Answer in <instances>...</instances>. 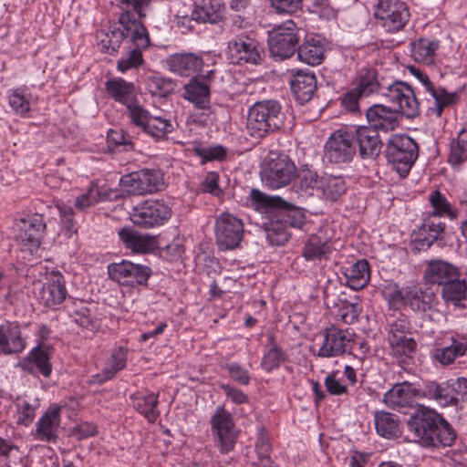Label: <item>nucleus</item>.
<instances>
[{
    "label": "nucleus",
    "instance_id": "46",
    "mask_svg": "<svg viewBox=\"0 0 467 467\" xmlns=\"http://www.w3.org/2000/svg\"><path fill=\"white\" fill-rule=\"evenodd\" d=\"M374 423L377 433L383 438L393 439L399 437L400 434L398 418L389 412H376Z\"/></svg>",
    "mask_w": 467,
    "mask_h": 467
},
{
    "label": "nucleus",
    "instance_id": "63",
    "mask_svg": "<svg viewBox=\"0 0 467 467\" xmlns=\"http://www.w3.org/2000/svg\"><path fill=\"white\" fill-rule=\"evenodd\" d=\"M311 214L294 205V229L302 230L305 233H313L316 230Z\"/></svg>",
    "mask_w": 467,
    "mask_h": 467
},
{
    "label": "nucleus",
    "instance_id": "55",
    "mask_svg": "<svg viewBox=\"0 0 467 467\" xmlns=\"http://www.w3.org/2000/svg\"><path fill=\"white\" fill-rule=\"evenodd\" d=\"M194 152L201 159L202 165L210 161H225L229 154L228 149L221 144L196 147Z\"/></svg>",
    "mask_w": 467,
    "mask_h": 467
},
{
    "label": "nucleus",
    "instance_id": "54",
    "mask_svg": "<svg viewBox=\"0 0 467 467\" xmlns=\"http://www.w3.org/2000/svg\"><path fill=\"white\" fill-rule=\"evenodd\" d=\"M466 294L467 283L465 279L460 278V275L442 287V298L446 302H451L455 305L463 300L466 297Z\"/></svg>",
    "mask_w": 467,
    "mask_h": 467
},
{
    "label": "nucleus",
    "instance_id": "5",
    "mask_svg": "<svg viewBox=\"0 0 467 467\" xmlns=\"http://www.w3.org/2000/svg\"><path fill=\"white\" fill-rule=\"evenodd\" d=\"M210 425L214 446L219 451L228 454L234 451L239 433L232 414L223 406L216 408Z\"/></svg>",
    "mask_w": 467,
    "mask_h": 467
},
{
    "label": "nucleus",
    "instance_id": "19",
    "mask_svg": "<svg viewBox=\"0 0 467 467\" xmlns=\"http://www.w3.org/2000/svg\"><path fill=\"white\" fill-rule=\"evenodd\" d=\"M261 181L265 187L271 190L288 185L292 181V164L281 157L276 160L272 159L262 169Z\"/></svg>",
    "mask_w": 467,
    "mask_h": 467
},
{
    "label": "nucleus",
    "instance_id": "57",
    "mask_svg": "<svg viewBox=\"0 0 467 467\" xmlns=\"http://www.w3.org/2000/svg\"><path fill=\"white\" fill-rule=\"evenodd\" d=\"M25 87L8 90V104L21 117H26L30 111V102L25 96Z\"/></svg>",
    "mask_w": 467,
    "mask_h": 467
},
{
    "label": "nucleus",
    "instance_id": "4",
    "mask_svg": "<svg viewBox=\"0 0 467 467\" xmlns=\"http://www.w3.org/2000/svg\"><path fill=\"white\" fill-rule=\"evenodd\" d=\"M417 143L404 134L392 135L387 145V158L401 177H406L418 158Z\"/></svg>",
    "mask_w": 467,
    "mask_h": 467
},
{
    "label": "nucleus",
    "instance_id": "45",
    "mask_svg": "<svg viewBox=\"0 0 467 467\" xmlns=\"http://www.w3.org/2000/svg\"><path fill=\"white\" fill-rule=\"evenodd\" d=\"M346 284L351 289L359 290L369 281V267L366 260H358L344 271Z\"/></svg>",
    "mask_w": 467,
    "mask_h": 467
},
{
    "label": "nucleus",
    "instance_id": "53",
    "mask_svg": "<svg viewBox=\"0 0 467 467\" xmlns=\"http://www.w3.org/2000/svg\"><path fill=\"white\" fill-rule=\"evenodd\" d=\"M449 162L459 166L467 161V128L462 129L451 143Z\"/></svg>",
    "mask_w": 467,
    "mask_h": 467
},
{
    "label": "nucleus",
    "instance_id": "29",
    "mask_svg": "<svg viewBox=\"0 0 467 467\" xmlns=\"http://www.w3.org/2000/svg\"><path fill=\"white\" fill-rule=\"evenodd\" d=\"M133 408L150 423H154L161 415L158 409L159 393L148 389L130 395Z\"/></svg>",
    "mask_w": 467,
    "mask_h": 467
},
{
    "label": "nucleus",
    "instance_id": "2",
    "mask_svg": "<svg viewBox=\"0 0 467 467\" xmlns=\"http://www.w3.org/2000/svg\"><path fill=\"white\" fill-rule=\"evenodd\" d=\"M407 425L414 441L423 447L451 446L455 440V433L448 421L426 407L418 410Z\"/></svg>",
    "mask_w": 467,
    "mask_h": 467
},
{
    "label": "nucleus",
    "instance_id": "28",
    "mask_svg": "<svg viewBox=\"0 0 467 467\" xmlns=\"http://www.w3.org/2000/svg\"><path fill=\"white\" fill-rule=\"evenodd\" d=\"M183 99L194 108L201 110H208L211 105V88L202 78H192L183 87Z\"/></svg>",
    "mask_w": 467,
    "mask_h": 467
},
{
    "label": "nucleus",
    "instance_id": "15",
    "mask_svg": "<svg viewBox=\"0 0 467 467\" xmlns=\"http://www.w3.org/2000/svg\"><path fill=\"white\" fill-rule=\"evenodd\" d=\"M17 226L16 239L21 247L31 254L37 251L47 229L42 215L36 213L26 219H21Z\"/></svg>",
    "mask_w": 467,
    "mask_h": 467
},
{
    "label": "nucleus",
    "instance_id": "56",
    "mask_svg": "<svg viewBox=\"0 0 467 467\" xmlns=\"http://www.w3.org/2000/svg\"><path fill=\"white\" fill-rule=\"evenodd\" d=\"M129 351L130 350L127 346H119L114 348L104 368L115 377L117 373L126 368Z\"/></svg>",
    "mask_w": 467,
    "mask_h": 467
},
{
    "label": "nucleus",
    "instance_id": "17",
    "mask_svg": "<svg viewBox=\"0 0 467 467\" xmlns=\"http://www.w3.org/2000/svg\"><path fill=\"white\" fill-rule=\"evenodd\" d=\"M244 205L260 214L292 211V203L279 196L266 194L257 188H252L245 197Z\"/></svg>",
    "mask_w": 467,
    "mask_h": 467
},
{
    "label": "nucleus",
    "instance_id": "23",
    "mask_svg": "<svg viewBox=\"0 0 467 467\" xmlns=\"http://www.w3.org/2000/svg\"><path fill=\"white\" fill-rule=\"evenodd\" d=\"M269 52L276 59L292 57V19L273 28L268 36Z\"/></svg>",
    "mask_w": 467,
    "mask_h": 467
},
{
    "label": "nucleus",
    "instance_id": "25",
    "mask_svg": "<svg viewBox=\"0 0 467 467\" xmlns=\"http://www.w3.org/2000/svg\"><path fill=\"white\" fill-rule=\"evenodd\" d=\"M118 235L124 247L132 254H150L158 247V242L154 236L140 234L132 227L120 228Z\"/></svg>",
    "mask_w": 467,
    "mask_h": 467
},
{
    "label": "nucleus",
    "instance_id": "64",
    "mask_svg": "<svg viewBox=\"0 0 467 467\" xmlns=\"http://www.w3.org/2000/svg\"><path fill=\"white\" fill-rule=\"evenodd\" d=\"M360 312L361 308L358 304L345 301L341 304L337 317L346 324H352L358 319Z\"/></svg>",
    "mask_w": 467,
    "mask_h": 467
},
{
    "label": "nucleus",
    "instance_id": "10",
    "mask_svg": "<svg viewBox=\"0 0 467 467\" xmlns=\"http://www.w3.org/2000/svg\"><path fill=\"white\" fill-rule=\"evenodd\" d=\"M374 16L389 32H398L408 22L410 12L403 1L379 0L374 7Z\"/></svg>",
    "mask_w": 467,
    "mask_h": 467
},
{
    "label": "nucleus",
    "instance_id": "48",
    "mask_svg": "<svg viewBox=\"0 0 467 467\" xmlns=\"http://www.w3.org/2000/svg\"><path fill=\"white\" fill-rule=\"evenodd\" d=\"M421 395L429 400H434L441 407L457 404L447 381L441 384L435 382L427 384L422 390Z\"/></svg>",
    "mask_w": 467,
    "mask_h": 467
},
{
    "label": "nucleus",
    "instance_id": "8",
    "mask_svg": "<svg viewBox=\"0 0 467 467\" xmlns=\"http://www.w3.org/2000/svg\"><path fill=\"white\" fill-rule=\"evenodd\" d=\"M380 95L385 97L395 111L411 119L419 113V102L413 89L405 82L396 81L380 88Z\"/></svg>",
    "mask_w": 467,
    "mask_h": 467
},
{
    "label": "nucleus",
    "instance_id": "26",
    "mask_svg": "<svg viewBox=\"0 0 467 467\" xmlns=\"http://www.w3.org/2000/svg\"><path fill=\"white\" fill-rule=\"evenodd\" d=\"M168 69L181 77H190L202 70V57L195 53H174L165 60Z\"/></svg>",
    "mask_w": 467,
    "mask_h": 467
},
{
    "label": "nucleus",
    "instance_id": "20",
    "mask_svg": "<svg viewBox=\"0 0 467 467\" xmlns=\"http://www.w3.org/2000/svg\"><path fill=\"white\" fill-rule=\"evenodd\" d=\"M61 423V407L51 404L36 423L34 438L43 442H56Z\"/></svg>",
    "mask_w": 467,
    "mask_h": 467
},
{
    "label": "nucleus",
    "instance_id": "51",
    "mask_svg": "<svg viewBox=\"0 0 467 467\" xmlns=\"http://www.w3.org/2000/svg\"><path fill=\"white\" fill-rule=\"evenodd\" d=\"M428 95L435 101L434 108L430 109V110L436 117H441L445 108L454 105L459 99L457 92L448 91L441 87L436 86L433 88V92H430Z\"/></svg>",
    "mask_w": 467,
    "mask_h": 467
},
{
    "label": "nucleus",
    "instance_id": "14",
    "mask_svg": "<svg viewBox=\"0 0 467 467\" xmlns=\"http://www.w3.org/2000/svg\"><path fill=\"white\" fill-rule=\"evenodd\" d=\"M356 153L352 131L338 130L333 132L325 145V158L331 163L350 161Z\"/></svg>",
    "mask_w": 467,
    "mask_h": 467
},
{
    "label": "nucleus",
    "instance_id": "47",
    "mask_svg": "<svg viewBox=\"0 0 467 467\" xmlns=\"http://www.w3.org/2000/svg\"><path fill=\"white\" fill-rule=\"evenodd\" d=\"M306 8L309 12L316 13L325 20H332L337 17V10L331 5L328 0H294V14L297 9Z\"/></svg>",
    "mask_w": 467,
    "mask_h": 467
},
{
    "label": "nucleus",
    "instance_id": "34",
    "mask_svg": "<svg viewBox=\"0 0 467 467\" xmlns=\"http://www.w3.org/2000/svg\"><path fill=\"white\" fill-rule=\"evenodd\" d=\"M348 190L347 181L343 176L325 174L319 178L317 196L326 202H337Z\"/></svg>",
    "mask_w": 467,
    "mask_h": 467
},
{
    "label": "nucleus",
    "instance_id": "49",
    "mask_svg": "<svg viewBox=\"0 0 467 467\" xmlns=\"http://www.w3.org/2000/svg\"><path fill=\"white\" fill-rule=\"evenodd\" d=\"M439 219L440 218L435 216L423 214V223L420 231V235H424L425 234L427 235L420 239L422 245L431 246L444 232L446 224Z\"/></svg>",
    "mask_w": 467,
    "mask_h": 467
},
{
    "label": "nucleus",
    "instance_id": "33",
    "mask_svg": "<svg viewBox=\"0 0 467 467\" xmlns=\"http://www.w3.org/2000/svg\"><path fill=\"white\" fill-rule=\"evenodd\" d=\"M398 111L384 105H374L367 111V119L372 129L384 131L393 130L398 125Z\"/></svg>",
    "mask_w": 467,
    "mask_h": 467
},
{
    "label": "nucleus",
    "instance_id": "7",
    "mask_svg": "<svg viewBox=\"0 0 467 467\" xmlns=\"http://www.w3.org/2000/svg\"><path fill=\"white\" fill-rule=\"evenodd\" d=\"M140 19L129 36L130 43L127 56L122 57L117 64L118 71L125 73L130 69H138L144 64L143 52L150 46L148 29Z\"/></svg>",
    "mask_w": 467,
    "mask_h": 467
},
{
    "label": "nucleus",
    "instance_id": "39",
    "mask_svg": "<svg viewBox=\"0 0 467 467\" xmlns=\"http://www.w3.org/2000/svg\"><path fill=\"white\" fill-rule=\"evenodd\" d=\"M25 347L17 324L5 323L0 326V351L5 354L19 353Z\"/></svg>",
    "mask_w": 467,
    "mask_h": 467
},
{
    "label": "nucleus",
    "instance_id": "22",
    "mask_svg": "<svg viewBox=\"0 0 467 467\" xmlns=\"http://www.w3.org/2000/svg\"><path fill=\"white\" fill-rule=\"evenodd\" d=\"M67 296L64 275L58 271H52L43 284L39 300L46 307L57 309Z\"/></svg>",
    "mask_w": 467,
    "mask_h": 467
},
{
    "label": "nucleus",
    "instance_id": "1",
    "mask_svg": "<svg viewBox=\"0 0 467 467\" xmlns=\"http://www.w3.org/2000/svg\"><path fill=\"white\" fill-rule=\"evenodd\" d=\"M121 12L118 22L109 26L108 29H100L96 37L98 47L102 53L115 55L122 41L129 37L133 27L140 19L147 16V12L152 0H117Z\"/></svg>",
    "mask_w": 467,
    "mask_h": 467
},
{
    "label": "nucleus",
    "instance_id": "42",
    "mask_svg": "<svg viewBox=\"0 0 467 467\" xmlns=\"http://www.w3.org/2000/svg\"><path fill=\"white\" fill-rule=\"evenodd\" d=\"M317 80L313 72L297 70L294 74V98L304 104L308 101L316 90Z\"/></svg>",
    "mask_w": 467,
    "mask_h": 467
},
{
    "label": "nucleus",
    "instance_id": "16",
    "mask_svg": "<svg viewBox=\"0 0 467 467\" xmlns=\"http://www.w3.org/2000/svg\"><path fill=\"white\" fill-rule=\"evenodd\" d=\"M410 328V323L403 316L389 324L387 339L393 355L409 356L416 348L415 340L409 337Z\"/></svg>",
    "mask_w": 467,
    "mask_h": 467
},
{
    "label": "nucleus",
    "instance_id": "52",
    "mask_svg": "<svg viewBox=\"0 0 467 467\" xmlns=\"http://www.w3.org/2000/svg\"><path fill=\"white\" fill-rule=\"evenodd\" d=\"M16 423L25 427H28L36 418V412L39 408L38 400H34L33 402L26 399H17L16 403Z\"/></svg>",
    "mask_w": 467,
    "mask_h": 467
},
{
    "label": "nucleus",
    "instance_id": "41",
    "mask_svg": "<svg viewBox=\"0 0 467 467\" xmlns=\"http://www.w3.org/2000/svg\"><path fill=\"white\" fill-rule=\"evenodd\" d=\"M428 201L431 210L425 212L424 214L438 218L447 217L451 221L458 218L459 209L452 205L439 190L431 192L428 195Z\"/></svg>",
    "mask_w": 467,
    "mask_h": 467
},
{
    "label": "nucleus",
    "instance_id": "35",
    "mask_svg": "<svg viewBox=\"0 0 467 467\" xmlns=\"http://www.w3.org/2000/svg\"><path fill=\"white\" fill-rule=\"evenodd\" d=\"M459 275V270L451 264L442 261H431L425 270L424 278L430 284H436L443 287L447 283Z\"/></svg>",
    "mask_w": 467,
    "mask_h": 467
},
{
    "label": "nucleus",
    "instance_id": "44",
    "mask_svg": "<svg viewBox=\"0 0 467 467\" xmlns=\"http://www.w3.org/2000/svg\"><path fill=\"white\" fill-rule=\"evenodd\" d=\"M352 85L353 88L363 96H368L374 92L380 94V88L384 87L379 85L375 69L369 67L358 69L352 81Z\"/></svg>",
    "mask_w": 467,
    "mask_h": 467
},
{
    "label": "nucleus",
    "instance_id": "9",
    "mask_svg": "<svg viewBox=\"0 0 467 467\" xmlns=\"http://www.w3.org/2000/svg\"><path fill=\"white\" fill-rule=\"evenodd\" d=\"M108 274L111 280L120 285L136 287L146 285L152 271L148 265L122 260L119 263L110 264L108 266Z\"/></svg>",
    "mask_w": 467,
    "mask_h": 467
},
{
    "label": "nucleus",
    "instance_id": "21",
    "mask_svg": "<svg viewBox=\"0 0 467 467\" xmlns=\"http://www.w3.org/2000/svg\"><path fill=\"white\" fill-rule=\"evenodd\" d=\"M467 351V337L461 334H451L444 337L441 346L431 352L434 361L442 366L452 364L456 358L465 355Z\"/></svg>",
    "mask_w": 467,
    "mask_h": 467
},
{
    "label": "nucleus",
    "instance_id": "50",
    "mask_svg": "<svg viewBox=\"0 0 467 467\" xmlns=\"http://www.w3.org/2000/svg\"><path fill=\"white\" fill-rule=\"evenodd\" d=\"M173 130V124L170 119L151 115L142 131L155 140H162L167 139Z\"/></svg>",
    "mask_w": 467,
    "mask_h": 467
},
{
    "label": "nucleus",
    "instance_id": "62",
    "mask_svg": "<svg viewBox=\"0 0 467 467\" xmlns=\"http://www.w3.org/2000/svg\"><path fill=\"white\" fill-rule=\"evenodd\" d=\"M324 385L330 395L340 396L348 393V384L342 380L338 370L329 372L325 378Z\"/></svg>",
    "mask_w": 467,
    "mask_h": 467
},
{
    "label": "nucleus",
    "instance_id": "38",
    "mask_svg": "<svg viewBox=\"0 0 467 467\" xmlns=\"http://www.w3.org/2000/svg\"><path fill=\"white\" fill-rule=\"evenodd\" d=\"M319 177L316 171L304 166L294 172V192L299 198L317 194Z\"/></svg>",
    "mask_w": 467,
    "mask_h": 467
},
{
    "label": "nucleus",
    "instance_id": "40",
    "mask_svg": "<svg viewBox=\"0 0 467 467\" xmlns=\"http://www.w3.org/2000/svg\"><path fill=\"white\" fill-rule=\"evenodd\" d=\"M105 88L111 99L126 107L137 99L134 84L121 78L109 79Z\"/></svg>",
    "mask_w": 467,
    "mask_h": 467
},
{
    "label": "nucleus",
    "instance_id": "18",
    "mask_svg": "<svg viewBox=\"0 0 467 467\" xmlns=\"http://www.w3.org/2000/svg\"><path fill=\"white\" fill-rule=\"evenodd\" d=\"M352 340V333L348 329L330 327L322 335L317 355L322 358H333L343 355Z\"/></svg>",
    "mask_w": 467,
    "mask_h": 467
},
{
    "label": "nucleus",
    "instance_id": "59",
    "mask_svg": "<svg viewBox=\"0 0 467 467\" xmlns=\"http://www.w3.org/2000/svg\"><path fill=\"white\" fill-rule=\"evenodd\" d=\"M70 317L73 321L82 328L89 331H96L99 327L97 320L91 316V311L88 307L80 303L79 306L70 312Z\"/></svg>",
    "mask_w": 467,
    "mask_h": 467
},
{
    "label": "nucleus",
    "instance_id": "61",
    "mask_svg": "<svg viewBox=\"0 0 467 467\" xmlns=\"http://www.w3.org/2000/svg\"><path fill=\"white\" fill-rule=\"evenodd\" d=\"M271 450L268 437L264 432H261L255 442V451L261 462L256 463L255 467H275L270 461Z\"/></svg>",
    "mask_w": 467,
    "mask_h": 467
},
{
    "label": "nucleus",
    "instance_id": "36",
    "mask_svg": "<svg viewBox=\"0 0 467 467\" xmlns=\"http://www.w3.org/2000/svg\"><path fill=\"white\" fill-rule=\"evenodd\" d=\"M331 235L328 234L327 228H319L318 234H309V238L306 243L303 251V256L306 260H320L330 253L328 242Z\"/></svg>",
    "mask_w": 467,
    "mask_h": 467
},
{
    "label": "nucleus",
    "instance_id": "37",
    "mask_svg": "<svg viewBox=\"0 0 467 467\" xmlns=\"http://www.w3.org/2000/svg\"><path fill=\"white\" fill-rule=\"evenodd\" d=\"M223 9L222 0H195L192 18L197 23L215 24L222 19Z\"/></svg>",
    "mask_w": 467,
    "mask_h": 467
},
{
    "label": "nucleus",
    "instance_id": "32",
    "mask_svg": "<svg viewBox=\"0 0 467 467\" xmlns=\"http://www.w3.org/2000/svg\"><path fill=\"white\" fill-rule=\"evenodd\" d=\"M439 48L440 41L429 37H420L410 44L411 58L425 66L434 65Z\"/></svg>",
    "mask_w": 467,
    "mask_h": 467
},
{
    "label": "nucleus",
    "instance_id": "24",
    "mask_svg": "<svg viewBox=\"0 0 467 467\" xmlns=\"http://www.w3.org/2000/svg\"><path fill=\"white\" fill-rule=\"evenodd\" d=\"M50 351V347L39 345L31 349L27 356L18 362L17 367L28 374L40 373L48 377L52 372Z\"/></svg>",
    "mask_w": 467,
    "mask_h": 467
},
{
    "label": "nucleus",
    "instance_id": "43",
    "mask_svg": "<svg viewBox=\"0 0 467 467\" xmlns=\"http://www.w3.org/2000/svg\"><path fill=\"white\" fill-rule=\"evenodd\" d=\"M436 303L437 297L431 289L421 290L420 287L413 286L406 290L404 304L410 305L413 311L420 313L430 311L434 308Z\"/></svg>",
    "mask_w": 467,
    "mask_h": 467
},
{
    "label": "nucleus",
    "instance_id": "13",
    "mask_svg": "<svg viewBox=\"0 0 467 467\" xmlns=\"http://www.w3.org/2000/svg\"><path fill=\"white\" fill-rule=\"evenodd\" d=\"M227 55L231 63L239 66L258 65L263 59L259 43L247 35H240L231 39L228 42Z\"/></svg>",
    "mask_w": 467,
    "mask_h": 467
},
{
    "label": "nucleus",
    "instance_id": "31",
    "mask_svg": "<svg viewBox=\"0 0 467 467\" xmlns=\"http://www.w3.org/2000/svg\"><path fill=\"white\" fill-rule=\"evenodd\" d=\"M420 396L419 391L409 382H402L394 385L384 395V402L387 406L400 410L411 406L416 397Z\"/></svg>",
    "mask_w": 467,
    "mask_h": 467
},
{
    "label": "nucleus",
    "instance_id": "11",
    "mask_svg": "<svg viewBox=\"0 0 467 467\" xmlns=\"http://www.w3.org/2000/svg\"><path fill=\"white\" fill-rule=\"evenodd\" d=\"M120 184L133 195H143L161 191L164 182L160 171L144 169L121 177Z\"/></svg>",
    "mask_w": 467,
    "mask_h": 467
},
{
    "label": "nucleus",
    "instance_id": "12",
    "mask_svg": "<svg viewBox=\"0 0 467 467\" xmlns=\"http://www.w3.org/2000/svg\"><path fill=\"white\" fill-rule=\"evenodd\" d=\"M216 243L221 250L236 248L244 236V223L241 219L223 213L215 220L214 225Z\"/></svg>",
    "mask_w": 467,
    "mask_h": 467
},
{
    "label": "nucleus",
    "instance_id": "27",
    "mask_svg": "<svg viewBox=\"0 0 467 467\" xmlns=\"http://www.w3.org/2000/svg\"><path fill=\"white\" fill-rule=\"evenodd\" d=\"M328 49L327 40L320 36H307L298 47V59L309 66L320 65L325 59V54Z\"/></svg>",
    "mask_w": 467,
    "mask_h": 467
},
{
    "label": "nucleus",
    "instance_id": "58",
    "mask_svg": "<svg viewBox=\"0 0 467 467\" xmlns=\"http://www.w3.org/2000/svg\"><path fill=\"white\" fill-rule=\"evenodd\" d=\"M145 88L152 96L166 97L173 90V83L170 78L161 76H148L145 79Z\"/></svg>",
    "mask_w": 467,
    "mask_h": 467
},
{
    "label": "nucleus",
    "instance_id": "6",
    "mask_svg": "<svg viewBox=\"0 0 467 467\" xmlns=\"http://www.w3.org/2000/svg\"><path fill=\"white\" fill-rule=\"evenodd\" d=\"M171 214V208L165 201L148 199L133 207L130 220L135 225L150 229L165 224Z\"/></svg>",
    "mask_w": 467,
    "mask_h": 467
},
{
    "label": "nucleus",
    "instance_id": "3",
    "mask_svg": "<svg viewBox=\"0 0 467 467\" xmlns=\"http://www.w3.org/2000/svg\"><path fill=\"white\" fill-rule=\"evenodd\" d=\"M282 124V113L276 101L256 102L248 112L246 128L251 137L262 139Z\"/></svg>",
    "mask_w": 467,
    "mask_h": 467
},
{
    "label": "nucleus",
    "instance_id": "60",
    "mask_svg": "<svg viewBox=\"0 0 467 467\" xmlns=\"http://www.w3.org/2000/svg\"><path fill=\"white\" fill-rule=\"evenodd\" d=\"M126 108L130 123L142 130L151 116L150 112L137 99Z\"/></svg>",
    "mask_w": 467,
    "mask_h": 467
},
{
    "label": "nucleus",
    "instance_id": "30",
    "mask_svg": "<svg viewBox=\"0 0 467 467\" xmlns=\"http://www.w3.org/2000/svg\"><path fill=\"white\" fill-rule=\"evenodd\" d=\"M362 158H374L380 152L381 142L379 133L371 127L360 126L352 131Z\"/></svg>",
    "mask_w": 467,
    "mask_h": 467
}]
</instances>
